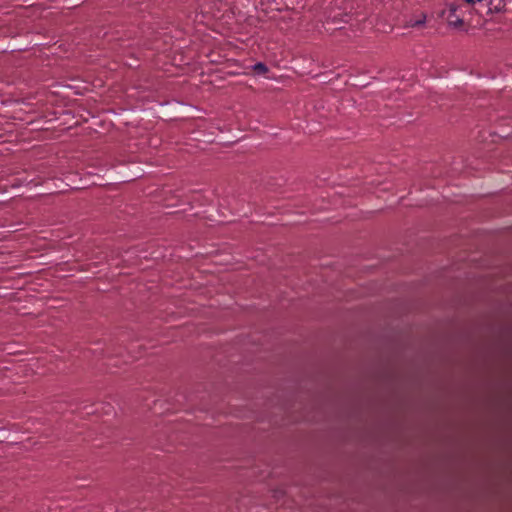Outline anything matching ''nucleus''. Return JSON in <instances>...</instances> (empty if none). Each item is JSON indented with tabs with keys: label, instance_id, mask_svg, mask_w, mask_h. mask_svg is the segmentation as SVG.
Masks as SVG:
<instances>
[{
	"label": "nucleus",
	"instance_id": "obj_1",
	"mask_svg": "<svg viewBox=\"0 0 512 512\" xmlns=\"http://www.w3.org/2000/svg\"><path fill=\"white\" fill-rule=\"evenodd\" d=\"M468 4L482 3L485 4L489 11H501L504 7L503 0H497V3H494L495 0H464Z\"/></svg>",
	"mask_w": 512,
	"mask_h": 512
},
{
	"label": "nucleus",
	"instance_id": "obj_2",
	"mask_svg": "<svg viewBox=\"0 0 512 512\" xmlns=\"http://www.w3.org/2000/svg\"><path fill=\"white\" fill-rule=\"evenodd\" d=\"M252 68L255 72L259 74H265L268 71L267 66L262 62L256 63L255 65H253Z\"/></svg>",
	"mask_w": 512,
	"mask_h": 512
},
{
	"label": "nucleus",
	"instance_id": "obj_3",
	"mask_svg": "<svg viewBox=\"0 0 512 512\" xmlns=\"http://www.w3.org/2000/svg\"><path fill=\"white\" fill-rule=\"evenodd\" d=\"M455 12V9L453 8L452 4H450V27H458L462 24V20L457 18L456 20L452 21L451 18Z\"/></svg>",
	"mask_w": 512,
	"mask_h": 512
},
{
	"label": "nucleus",
	"instance_id": "obj_4",
	"mask_svg": "<svg viewBox=\"0 0 512 512\" xmlns=\"http://www.w3.org/2000/svg\"><path fill=\"white\" fill-rule=\"evenodd\" d=\"M424 22H425V16H422V17H421L420 19H418V20H415V21H412V20H411V21L409 22V24H408V25H409L410 27H417V26H421L422 24H424Z\"/></svg>",
	"mask_w": 512,
	"mask_h": 512
}]
</instances>
